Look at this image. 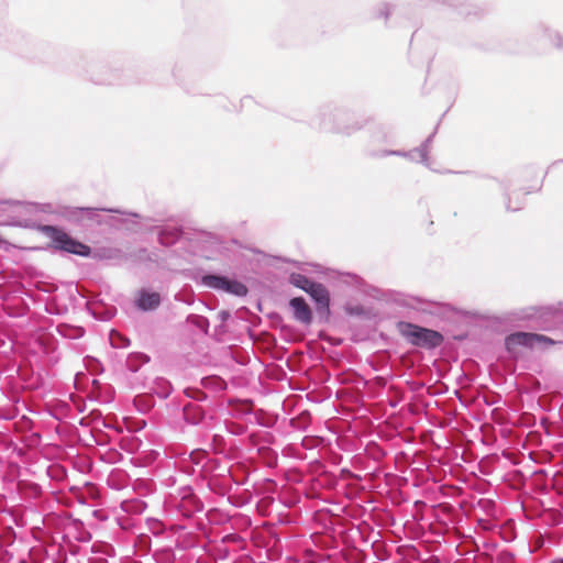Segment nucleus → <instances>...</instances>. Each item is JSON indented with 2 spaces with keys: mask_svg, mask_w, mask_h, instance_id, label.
Masks as SVG:
<instances>
[{
  "mask_svg": "<svg viewBox=\"0 0 563 563\" xmlns=\"http://www.w3.org/2000/svg\"><path fill=\"white\" fill-rule=\"evenodd\" d=\"M203 284L208 287L221 289L235 296H245L247 288L245 285L238 280H231L225 277L208 275L202 279Z\"/></svg>",
  "mask_w": 563,
  "mask_h": 563,
  "instance_id": "obj_5",
  "label": "nucleus"
},
{
  "mask_svg": "<svg viewBox=\"0 0 563 563\" xmlns=\"http://www.w3.org/2000/svg\"><path fill=\"white\" fill-rule=\"evenodd\" d=\"M161 241H162V243H164V244H169V243H172V242H173L172 240H169V239L167 238V233H165V232L162 234V236H161Z\"/></svg>",
  "mask_w": 563,
  "mask_h": 563,
  "instance_id": "obj_10",
  "label": "nucleus"
},
{
  "mask_svg": "<svg viewBox=\"0 0 563 563\" xmlns=\"http://www.w3.org/2000/svg\"><path fill=\"white\" fill-rule=\"evenodd\" d=\"M400 333L413 345L433 349L442 344L443 335L434 330L422 328L408 322H400Z\"/></svg>",
  "mask_w": 563,
  "mask_h": 563,
  "instance_id": "obj_2",
  "label": "nucleus"
},
{
  "mask_svg": "<svg viewBox=\"0 0 563 563\" xmlns=\"http://www.w3.org/2000/svg\"><path fill=\"white\" fill-rule=\"evenodd\" d=\"M184 417L190 423H198L202 419V412L197 405H187L184 407Z\"/></svg>",
  "mask_w": 563,
  "mask_h": 563,
  "instance_id": "obj_8",
  "label": "nucleus"
},
{
  "mask_svg": "<svg viewBox=\"0 0 563 563\" xmlns=\"http://www.w3.org/2000/svg\"><path fill=\"white\" fill-rule=\"evenodd\" d=\"M42 232L51 240L52 247L56 250L80 256H88L91 252L88 245L79 242L76 239H73L67 232L53 225H44L42 228Z\"/></svg>",
  "mask_w": 563,
  "mask_h": 563,
  "instance_id": "obj_1",
  "label": "nucleus"
},
{
  "mask_svg": "<svg viewBox=\"0 0 563 563\" xmlns=\"http://www.w3.org/2000/svg\"><path fill=\"white\" fill-rule=\"evenodd\" d=\"M555 342L542 334L516 332L507 336L506 347L510 353L517 354L519 346L532 349L537 345H553Z\"/></svg>",
  "mask_w": 563,
  "mask_h": 563,
  "instance_id": "obj_3",
  "label": "nucleus"
},
{
  "mask_svg": "<svg viewBox=\"0 0 563 563\" xmlns=\"http://www.w3.org/2000/svg\"><path fill=\"white\" fill-rule=\"evenodd\" d=\"M297 286L306 290L317 303V311L328 316L330 312V296L327 288L318 283L310 282L306 277L300 276Z\"/></svg>",
  "mask_w": 563,
  "mask_h": 563,
  "instance_id": "obj_4",
  "label": "nucleus"
},
{
  "mask_svg": "<svg viewBox=\"0 0 563 563\" xmlns=\"http://www.w3.org/2000/svg\"><path fill=\"white\" fill-rule=\"evenodd\" d=\"M289 305L292 308L295 318L298 321L306 323V324L311 323L312 313L303 298H301V297L292 298L290 300Z\"/></svg>",
  "mask_w": 563,
  "mask_h": 563,
  "instance_id": "obj_6",
  "label": "nucleus"
},
{
  "mask_svg": "<svg viewBox=\"0 0 563 563\" xmlns=\"http://www.w3.org/2000/svg\"><path fill=\"white\" fill-rule=\"evenodd\" d=\"M111 344L115 347H124L129 344V340L123 338L120 333L112 331L110 334Z\"/></svg>",
  "mask_w": 563,
  "mask_h": 563,
  "instance_id": "obj_9",
  "label": "nucleus"
},
{
  "mask_svg": "<svg viewBox=\"0 0 563 563\" xmlns=\"http://www.w3.org/2000/svg\"><path fill=\"white\" fill-rule=\"evenodd\" d=\"M161 296L158 292L141 291L137 306L142 310H152L159 306Z\"/></svg>",
  "mask_w": 563,
  "mask_h": 563,
  "instance_id": "obj_7",
  "label": "nucleus"
}]
</instances>
